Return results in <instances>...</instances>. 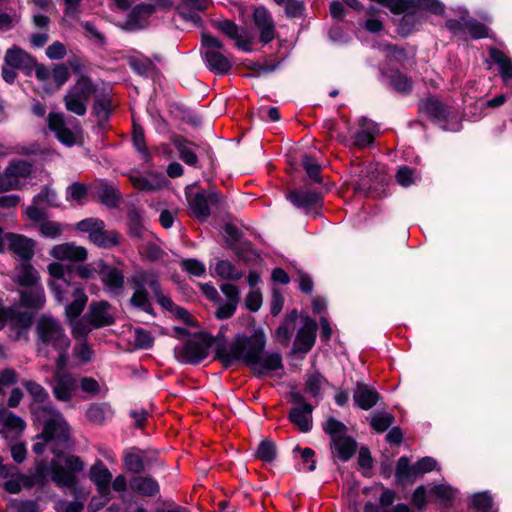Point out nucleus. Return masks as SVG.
I'll use <instances>...</instances> for the list:
<instances>
[{
    "label": "nucleus",
    "mask_w": 512,
    "mask_h": 512,
    "mask_svg": "<svg viewBox=\"0 0 512 512\" xmlns=\"http://www.w3.org/2000/svg\"><path fill=\"white\" fill-rule=\"evenodd\" d=\"M36 351L39 356L49 358L51 351L58 354L55 365L62 368L69 363L71 340L59 319L44 314L40 316L35 326Z\"/></svg>",
    "instance_id": "nucleus-1"
},
{
    "label": "nucleus",
    "mask_w": 512,
    "mask_h": 512,
    "mask_svg": "<svg viewBox=\"0 0 512 512\" xmlns=\"http://www.w3.org/2000/svg\"><path fill=\"white\" fill-rule=\"evenodd\" d=\"M240 325L246 328L249 335L238 334L231 343H218L216 358L225 367L244 364L252 370L256 369V329L251 315L243 316Z\"/></svg>",
    "instance_id": "nucleus-2"
},
{
    "label": "nucleus",
    "mask_w": 512,
    "mask_h": 512,
    "mask_svg": "<svg viewBox=\"0 0 512 512\" xmlns=\"http://www.w3.org/2000/svg\"><path fill=\"white\" fill-rule=\"evenodd\" d=\"M98 87L93 80L81 74L63 98L65 108L77 116H84L90 99L97 94Z\"/></svg>",
    "instance_id": "nucleus-3"
},
{
    "label": "nucleus",
    "mask_w": 512,
    "mask_h": 512,
    "mask_svg": "<svg viewBox=\"0 0 512 512\" xmlns=\"http://www.w3.org/2000/svg\"><path fill=\"white\" fill-rule=\"evenodd\" d=\"M34 414L43 423L41 437L45 442L51 440L66 441L69 436L68 425L60 412L51 405H39L34 408Z\"/></svg>",
    "instance_id": "nucleus-4"
},
{
    "label": "nucleus",
    "mask_w": 512,
    "mask_h": 512,
    "mask_svg": "<svg viewBox=\"0 0 512 512\" xmlns=\"http://www.w3.org/2000/svg\"><path fill=\"white\" fill-rule=\"evenodd\" d=\"M331 438V452L342 461L349 460L356 452V441L347 435V427L335 418H329L323 426Z\"/></svg>",
    "instance_id": "nucleus-5"
},
{
    "label": "nucleus",
    "mask_w": 512,
    "mask_h": 512,
    "mask_svg": "<svg viewBox=\"0 0 512 512\" xmlns=\"http://www.w3.org/2000/svg\"><path fill=\"white\" fill-rule=\"evenodd\" d=\"M202 55L208 69L218 75H226L232 68V60L223 53L224 44L210 34H202Z\"/></svg>",
    "instance_id": "nucleus-6"
},
{
    "label": "nucleus",
    "mask_w": 512,
    "mask_h": 512,
    "mask_svg": "<svg viewBox=\"0 0 512 512\" xmlns=\"http://www.w3.org/2000/svg\"><path fill=\"white\" fill-rule=\"evenodd\" d=\"M32 172L31 165L23 160L11 162L0 175V193L18 190Z\"/></svg>",
    "instance_id": "nucleus-7"
},
{
    "label": "nucleus",
    "mask_w": 512,
    "mask_h": 512,
    "mask_svg": "<svg viewBox=\"0 0 512 512\" xmlns=\"http://www.w3.org/2000/svg\"><path fill=\"white\" fill-rule=\"evenodd\" d=\"M210 344L201 336L195 335L175 348V357L181 363L197 364L208 355Z\"/></svg>",
    "instance_id": "nucleus-8"
},
{
    "label": "nucleus",
    "mask_w": 512,
    "mask_h": 512,
    "mask_svg": "<svg viewBox=\"0 0 512 512\" xmlns=\"http://www.w3.org/2000/svg\"><path fill=\"white\" fill-rule=\"evenodd\" d=\"M317 323L310 317L301 319V326L296 332V336L292 346L294 355L304 356L314 346L316 341Z\"/></svg>",
    "instance_id": "nucleus-9"
},
{
    "label": "nucleus",
    "mask_w": 512,
    "mask_h": 512,
    "mask_svg": "<svg viewBox=\"0 0 512 512\" xmlns=\"http://www.w3.org/2000/svg\"><path fill=\"white\" fill-rule=\"evenodd\" d=\"M215 26L227 38L234 41L237 49L245 52L253 50L254 37L246 28L239 27L233 21L227 19L218 21Z\"/></svg>",
    "instance_id": "nucleus-10"
},
{
    "label": "nucleus",
    "mask_w": 512,
    "mask_h": 512,
    "mask_svg": "<svg viewBox=\"0 0 512 512\" xmlns=\"http://www.w3.org/2000/svg\"><path fill=\"white\" fill-rule=\"evenodd\" d=\"M68 365L62 368L55 365L53 394L59 401H70L75 395L78 382L72 373L66 372Z\"/></svg>",
    "instance_id": "nucleus-11"
},
{
    "label": "nucleus",
    "mask_w": 512,
    "mask_h": 512,
    "mask_svg": "<svg viewBox=\"0 0 512 512\" xmlns=\"http://www.w3.org/2000/svg\"><path fill=\"white\" fill-rule=\"evenodd\" d=\"M5 250L22 261H29L34 256L35 241L25 235L16 233L5 234Z\"/></svg>",
    "instance_id": "nucleus-12"
},
{
    "label": "nucleus",
    "mask_w": 512,
    "mask_h": 512,
    "mask_svg": "<svg viewBox=\"0 0 512 512\" xmlns=\"http://www.w3.org/2000/svg\"><path fill=\"white\" fill-rule=\"evenodd\" d=\"M86 315L97 329L111 326L115 323L114 308L105 300L91 302Z\"/></svg>",
    "instance_id": "nucleus-13"
},
{
    "label": "nucleus",
    "mask_w": 512,
    "mask_h": 512,
    "mask_svg": "<svg viewBox=\"0 0 512 512\" xmlns=\"http://www.w3.org/2000/svg\"><path fill=\"white\" fill-rule=\"evenodd\" d=\"M224 231L227 243L240 259L244 262H249L254 259L255 252L252 248V244L242 240V232L237 226L227 224Z\"/></svg>",
    "instance_id": "nucleus-14"
},
{
    "label": "nucleus",
    "mask_w": 512,
    "mask_h": 512,
    "mask_svg": "<svg viewBox=\"0 0 512 512\" xmlns=\"http://www.w3.org/2000/svg\"><path fill=\"white\" fill-rule=\"evenodd\" d=\"M90 189L92 197L109 208L117 207L121 200L120 191L104 180H96Z\"/></svg>",
    "instance_id": "nucleus-15"
},
{
    "label": "nucleus",
    "mask_w": 512,
    "mask_h": 512,
    "mask_svg": "<svg viewBox=\"0 0 512 512\" xmlns=\"http://www.w3.org/2000/svg\"><path fill=\"white\" fill-rule=\"evenodd\" d=\"M19 306L33 313L43 309L46 303L45 290L42 285L19 290Z\"/></svg>",
    "instance_id": "nucleus-16"
},
{
    "label": "nucleus",
    "mask_w": 512,
    "mask_h": 512,
    "mask_svg": "<svg viewBox=\"0 0 512 512\" xmlns=\"http://www.w3.org/2000/svg\"><path fill=\"white\" fill-rule=\"evenodd\" d=\"M50 256L58 261L83 262L87 259L86 248L77 246L72 242L55 245L49 252Z\"/></svg>",
    "instance_id": "nucleus-17"
},
{
    "label": "nucleus",
    "mask_w": 512,
    "mask_h": 512,
    "mask_svg": "<svg viewBox=\"0 0 512 512\" xmlns=\"http://www.w3.org/2000/svg\"><path fill=\"white\" fill-rule=\"evenodd\" d=\"M99 275L104 287L114 294H120L125 284V276L122 270L100 263Z\"/></svg>",
    "instance_id": "nucleus-18"
},
{
    "label": "nucleus",
    "mask_w": 512,
    "mask_h": 512,
    "mask_svg": "<svg viewBox=\"0 0 512 512\" xmlns=\"http://www.w3.org/2000/svg\"><path fill=\"white\" fill-rule=\"evenodd\" d=\"M212 5V0H182L176 10L186 21L195 25L201 24L200 12L207 10Z\"/></svg>",
    "instance_id": "nucleus-19"
},
{
    "label": "nucleus",
    "mask_w": 512,
    "mask_h": 512,
    "mask_svg": "<svg viewBox=\"0 0 512 512\" xmlns=\"http://www.w3.org/2000/svg\"><path fill=\"white\" fill-rule=\"evenodd\" d=\"M47 121L49 129L55 133L62 144L72 146L76 143V134L66 126L62 113H49Z\"/></svg>",
    "instance_id": "nucleus-20"
},
{
    "label": "nucleus",
    "mask_w": 512,
    "mask_h": 512,
    "mask_svg": "<svg viewBox=\"0 0 512 512\" xmlns=\"http://www.w3.org/2000/svg\"><path fill=\"white\" fill-rule=\"evenodd\" d=\"M33 317V313L26 309L22 311L17 306L8 307L6 322L10 325L11 329L16 331V339L20 337L22 332L26 333L28 331L32 325Z\"/></svg>",
    "instance_id": "nucleus-21"
},
{
    "label": "nucleus",
    "mask_w": 512,
    "mask_h": 512,
    "mask_svg": "<svg viewBox=\"0 0 512 512\" xmlns=\"http://www.w3.org/2000/svg\"><path fill=\"white\" fill-rule=\"evenodd\" d=\"M187 203L194 218L205 221L210 216L208 198L204 190L187 193Z\"/></svg>",
    "instance_id": "nucleus-22"
},
{
    "label": "nucleus",
    "mask_w": 512,
    "mask_h": 512,
    "mask_svg": "<svg viewBox=\"0 0 512 512\" xmlns=\"http://www.w3.org/2000/svg\"><path fill=\"white\" fill-rule=\"evenodd\" d=\"M91 481L96 485L98 492L102 496H108L110 493V485L112 474L102 461H97L89 471Z\"/></svg>",
    "instance_id": "nucleus-23"
},
{
    "label": "nucleus",
    "mask_w": 512,
    "mask_h": 512,
    "mask_svg": "<svg viewBox=\"0 0 512 512\" xmlns=\"http://www.w3.org/2000/svg\"><path fill=\"white\" fill-rule=\"evenodd\" d=\"M14 273L13 281L25 289L41 285L39 272L28 261L17 265Z\"/></svg>",
    "instance_id": "nucleus-24"
},
{
    "label": "nucleus",
    "mask_w": 512,
    "mask_h": 512,
    "mask_svg": "<svg viewBox=\"0 0 512 512\" xmlns=\"http://www.w3.org/2000/svg\"><path fill=\"white\" fill-rule=\"evenodd\" d=\"M95 96L93 113L99 121H107L113 110L118 106V101L114 99L110 92H103Z\"/></svg>",
    "instance_id": "nucleus-25"
},
{
    "label": "nucleus",
    "mask_w": 512,
    "mask_h": 512,
    "mask_svg": "<svg viewBox=\"0 0 512 512\" xmlns=\"http://www.w3.org/2000/svg\"><path fill=\"white\" fill-rule=\"evenodd\" d=\"M380 399L379 393L373 388L357 383L353 393V400L363 410H369L374 407Z\"/></svg>",
    "instance_id": "nucleus-26"
},
{
    "label": "nucleus",
    "mask_w": 512,
    "mask_h": 512,
    "mask_svg": "<svg viewBox=\"0 0 512 512\" xmlns=\"http://www.w3.org/2000/svg\"><path fill=\"white\" fill-rule=\"evenodd\" d=\"M299 315L296 309L289 312L283 319L280 326L276 329L274 337L284 346L290 344L291 336L294 333Z\"/></svg>",
    "instance_id": "nucleus-27"
},
{
    "label": "nucleus",
    "mask_w": 512,
    "mask_h": 512,
    "mask_svg": "<svg viewBox=\"0 0 512 512\" xmlns=\"http://www.w3.org/2000/svg\"><path fill=\"white\" fill-rule=\"evenodd\" d=\"M4 62L18 70L29 69L35 64V59L19 47L8 49L4 56Z\"/></svg>",
    "instance_id": "nucleus-28"
},
{
    "label": "nucleus",
    "mask_w": 512,
    "mask_h": 512,
    "mask_svg": "<svg viewBox=\"0 0 512 512\" xmlns=\"http://www.w3.org/2000/svg\"><path fill=\"white\" fill-rule=\"evenodd\" d=\"M131 490L143 497H154L159 491L158 482L149 476H136L130 480Z\"/></svg>",
    "instance_id": "nucleus-29"
},
{
    "label": "nucleus",
    "mask_w": 512,
    "mask_h": 512,
    "mask_svg": "<svg viewBox=\"0 0 512 512\" xmlns=\"http://www.w3.org/2000/svg\"><path fill=\"white\" fill-rule=\"evenodd\" d=\"M312 411L313 408L310 404L302 403L300 406L291 409L289 418L301 432H308L312 426Z\"/></svg>",
    "instance_id": "nucleus-30"
},
{
    "label": "nucleus",
    "mask_w": 512,
    "mask_h": 512,
    "mask_svg": "<svg viewBox=\"0 0 512 512\" xmlns=\"http://www.w3.org/2000/svg\"><path fill=\"white\" fill-rule=\"evenodd\" d=\"M420 109L428 117L437 120H445L450 114V108L435 97H428L423 100Z\"/></svg>",
    "instance_id": "nucleus-31"
},
{
    "label": "nucleus",
    "mask_w": 512,
    "mask_h": 512,
    "mask_svg": "<svg viewBox=\"0 0 512 512\" xmlns=\"http://www.w3.org/2000/svg\"><path fill=\"white\" fill-rule=\"evenodd\" d=\"M72 294L74 300L65 308L67 322L79 318L88 301V297L81 286H75Z\"/></svg>",
    "instance_id": "nucleus-32"
},
{
    "label": "nucleus",
    "mask_w": 512,
    "mask_h": 512,
    "mask_svg": "<svg viewBox=\"0 0 512 512\" xmlns=\"http://www.w3.org/2000/svg\"><path fill=\"white\" fill-rule=\"evenodd\" d=\"M172 143L179 153L180 159L187 165L196 167L198 164V157L193 150V143L189 142L183 136H175Z\"/></svg>",
    "instance_id": "nucleus-33"
},
{
    "label": "nucleus",
    "mask_w": 512,
    "mask_h": 512,
    "mask_svg": "<svg viewBox=\"0 0 512 512\" xmlns=\"http://www.w3.org/2000/svg\"><path fill=\"white\" fill-rule=\"evenodd\" d=\"M155 12L151 4H139L132 9L128 17V24L135 29L145 27L147 19Z\"/></svg>",
    "instance_id": "nucleus-34"
},
{
    "label": "nucleus",
    "mask_w": 512,
    "mask_h": 512,
    "mask_svg": "<svg viewBox=\"0 0 512 512\" xmlns=\"http://www.w3.org/2000/svg\"><path fill=\"white\" fill-rule=\"evenodd\" d=\"M50 474L52 481L60 487H73L76 482L75 475L63 468L56 460L50 464Z\"/></svg>",
    "instance_id": "nucleus-35"
},
{
    "label": "nucleus",
    "mask_w": 512,
    "mask_h": 512,
    "mask_svg": "<svg viewBox=\"0 0 512 512\" xmlns=\"http://www.w3.org/2000/svg\"><path fill=\"white\" fill-rule=\"evenodd\" d=\"M258 31L260 40L270 42L275 36V26L271 15L264 8H258Z\"/></svg>",
    "instance_id": "nucleus-36"
},
{
    "label": "nucleus",
    "mask_w": 512,
    "mask_h": 512,
    "mask_svg": "<svg viewBox=\"0 0 512 512\" xmlns=\"http://www.w3.org/2000/svg\"><path fill=\"white\" fill-rule=\"evenodd\" d=\"M489 55L492 61L499 66L500 74L505 83L512 81V60L501 50L491 48Z\"/></svg>",
    "instance_id": "nucleus-37"
},
{
    "label": "nucleus",
    "mask_w": 512,
    "mask_h": 512,
    "mask_svg": "<svg viewBox=\"0 0 512 512\" xmlns=\"http://www.w3.org/2000/svg\"><path fill=\"white\" fill-rule=\"evenodd\" d=\"M90 241L99 247L110 248L120 245L121 235L115 230H105V227H102L92 235Z\"/></svg>",
    "instance_id": "nucleus-38"
},
{
    "label": "nucleus",
    "mask_w": 512,
    "mask_h": 512,
    "mask_svg": "<svg viewBox=\"0 0 512 512\" xmlns=\"http://www.w3.org/2000/svg\"><path fill=\"white\" fill-rule=\"evenodd\" d=\"M72 280L73 275L71 273L68 274L64 279L50 280L48 282V286L50 287L57 301L63 302L64 300L67 299V294L69 292L70 287L74 292V287L80 286L79 284L73 283Z\"/></svg>",
    "instance_id": "nucleus-39"
},
{
    "label": "nucleus",
    "mask_w": 512,
    "mask_h": 512,
    "mask_svg": "<svg viewBox=\"0 0 512 512\" xmlns=\"http://www.w3.org/2000/svg\"><path fill=\"white\" fill-rule=\"evenodd\" d=\"M75 340H87L89 333L96 329L85 314L82 318L67 322Z\"/></svg>",
    "instance_id": "nucleus-40"
},
{
    "label": "nucleus",
    "mask_w": 512,
    "mask_h": 512,
    "mask_svg": "<svg viewBox=\"0 0 512 512\" xmlns=\"http://www.w3.org/2000/svg\"><path fill=\"white\" fill-rule=\"evenodd\" d=\"M130 282L136 289H144L145 285H148L152 291H157L159 288V282L156 274L150 271H137L131 276Z\"/></svg>",
    "instance_id": "nucleus-41"
},
{
    "label": "nucleus",
    "mask_w": 512,
    "mask_h": 512,
    "mask_svg": "<svg viewBox=\"0 0 512 512\" xmlns=\"http://www.w3.org/2000/svg\"><path fill=\"white\" fill-rule=\"evenodd\" d=\"M288 199L297 207L309 208L319 202L320 195L310 191H294L289 194Z\"/></svg>",
    "instance_id": "nucleus-42"
},
{
    "label": "nucleus",
    "mask_w": 512,
    "mask_h": 512,
    "mask_svg": "<svg viewBox=\"0 0 512 512\" xmlns=\"http://www.w3.org/2000/svg\"><path fill=\"white\" fill-rule=\"evenodd\" d=\"M124 464L128 471L139 474L144 471V456L138 450H132L125 454Z\"/></svg>",
    "instance_id": "nucleus-43"
},
{
    "label": "nucleus",
    "mask_w": 512,
    "mask_h": 512,
    "mask_svg": "<svg viewBox=\"0 0 512 512\" xmlns=\"http://www.w3.org/2000/svg\"><path fill=\"white\" fill-rule=\"evenodd\" d=\"M394 416L386 411L376 412L371 416L370 425L378 433L386 431L393 423Z\"/></svg>",
    "instance_id": "nucleus-44"
},
{
    "label": "nucleus",
    "mask_w": 512,
    "mask_h": 512,
    "mask_svg": "<svg viewBox=\"0 0 512 512\" xmlns=\"http://www.w3.org/2000/svg\"><path fill=\"white\" fill-rule=\"evenodd\" d=\"M132 141L134 147L139 151L145 160L150 159V153L148 151L144 129L141 125L133 123Z\"/></svg>",
    "instance_id": "nucleus-45"
},
{
    "label": "nucleus",
    "mask_w": 512,
    "mask_h": 512,
    "mask_svg": "<svg viewBox=\"0 0 512 512\" xmlns=\"http://www.w3.org/2000/svg\"><path fill=\"white\" fill-rule=\"evenodd\" d=\"M395 177L399 185L409 187L420 178V175L416 169L403 165L398 168Z\"/></svg>",
    "instance_id": "nucleus-46"
},
{
    "label": "nucleus",
    "mask_w": 512,
    "mask_h": 512,
    "mask_svg": "<svg viewBox=\"0 0 512 512\" xmlns=\"http://www.w3.org/2000/svg\"><path fill=\"white\" fill-rule=\"evenodd\" d=\"M464 24L466 27V31L469 32L472 38L481 39L489 36L488 28L478 20L471 18H464Z\"/></svg>",
    "instance_id": "nucleus-47"
},
{
    "label": "nucleus",
    "mask_w": 512,
    "mask_h": 512,
    "mask_svg": "<svg viewBox=\"0 0 512 512\" xmlns=\"http://www.w3.org/2000/svg\"><path fill=\"white\" fill-rule=\"evenodd\" d=\"M0 425L13 430H23L25 427V423L20 417L5 408L0 409Z\"/></svg>",
    "instance_id": "nucleus-48"
},
{
    "label": "nucleus",
    "mask_w": 512,
    "mask_h": 512,
    "mask_svg": "<svg viewBox=\"0 0 512 512\" xmlns=\"http://www.w3.org/2000/svg\"><path fill=\"white\" fill-rule=\"evenodd\" d=\"M93 350L87 340H81L73 348V356L80 364H86L92 360Z\"/></svg>",
    "instance_id": "nucleus-49"
},
{
    "label": "nucleus",
    "mask_w": 512,
    "mask_h": 512,
    "mask_svg": "<svg viewBox=\"0 0 512 512\" xmlns=\"http://www.w3.org/2000/svg\"><path fill=\"white\" fill-rule=\"evenodd\" d=\"M39 231L46 238H58L63 233L62 224L57 221L44 220L39 224Z\"/></svg>",
    "instance_id": "nucleus-50"
},
{
    "label": "nucleus",
    "mask_w": 512,
    "mask_h": 512,
    "mask_svg": "<svg viewBox=\"0 0 512 512\" xmlns=\"http://www.w3.org/2000/svg\"><path fill=\"white\" fill-rule=\"evenodd\" d=\"M215 272L224 279H239L241 277V273L227 260L218 261L215 266Z\"/></svg>",
    "instance_id": "nucleus-51"
},
{
    "label": "nucleus",
    "mask_w": 512,
    "mask_h": 512,
    "mask_svg": "<svg viewBox=\"0 0 512 512\" xmlns=\"http://www.w3.org/2000/svg\"><path fill=\"white\" fill-rule=\"evenodd\" d=\"M258 365L261 367V373L270 372L282 368V359L278 353H272L261 358L258 356Z\"/></svg>",
    "instance_id": "nucleus-52"
},
{
    "label": "nucleus",
    "mask_w": 512,
    "mask_h": 512,
    "mask_svg": "<svg viewBox=\"0 0 512 512\" xmlns=\"http://www.w3.org/2000/svg\"><path fill=\"white\" fill-rule=\"evenodd\" d=\"M102 227H105V224L98 218H86L77 223V229L81 232L88 233L90 240L92 235L98 230H101Z\"/></svg>",
    "instance_id": "nucleus-53"
},
{
    "label": "nucleus",
    "mask_w": 512,
    "mask_h": 512,
    "mask_svg": "<svg viewBox=\"0 0 512 512\" xmlns=\"http://www.w3.org/2000/svg\"><path fill=\"white\" fill-rule=\"evenodd\" d=\"M87 419L97 425H101L106 421L107 410L104 406L93 404L86 411Z\"/></svg>",
    "instance_id": "nucleus-54"
},
{
    "label": "nucleus",
    "mask_w": 512,
    "mask_h": 512,
    "mask_svg": "<svg viewBox=\"0 0 512 512\" xmlns=\"http://www.w3.org/2000/svg\"><path fill=\"white\" fill-rule=\"evenodd\" d=\"M23 386L27 389V391L36 402L44 403L49 399V394L39 383L34 381H26L23 383Z\"/></svg>",
    "instance_id": "nucleus-55"
},
{
    "label": "nucleus",
    "mask_w": 512,
    "mask_h": 512,
    "mask_svg": "<svg viewBox=\"0 0 512 512\" xmlns=\"http://www.w3.org/2000/svg\"><path fill=\"white\" fill-rule=\"evenodd\" d=\"M88 195V188L86 185L75 182L68 187L67 199L81 203Z\"/></svg>",
    "instance_id": "nucleus-56"
},
{
    "label": "nucleus",
    "mask_w": 512,
    "mask_h": 512,
    "mask_svg": "<svg viewBox=\"0 0 512 512\" xmlns=\"http://www.w3.org/2000/svg\"><path fill=\"white\" fill-rule=\"evenodd\" d=\"M56 88H61L70 78V72L65 64H56L51 75Z\"/></svg>",
    "instance_id": "nucleus-57"
},
{
    "label": "nucleus",
    "mask_w": 512,
    "mask_h": 512,
    "mask_svg": "<svg viewBox=\"0 0 512 512\" xmlns=\"http://www.w3.org/2000/svg\"><path fill=\"white\" fill-rule=\"evenodd\" d=\"M180 266L187 273L196 277L203 276L206 272L205 265L196 259H184Z\"/></svg>",
    "instance_id": "nucleus-58"
},
{
    "label": "nucleus",
    "mask_w": 512,
    "mask_h": 512,
    "mask_svg": "<svg viewBox=\"0 0 512 512\" xmlns=\"http://www.w3.org/2000/svg\"><path fill=\"white\" fill-rule=\"evenodd\" d=\"M302 164L307 175L315 182L320 183V165L317 163V161L314 158L306 155L303 157Z\"/></svg>",
    "instance_id": "nucleus-59"
},
{
    "label": "nucleus",
    "mask_w": 512,
    "mask_h": 512,
    "mask_svg": "<svg viewBox=\"0 0 512 512\" xmlns=\"http://www.w3.org/2000/svg\"><path fill=\"white\" fill-rule=\"evenodd\" d=\"M395 474L397 479L400 481L417 476L416 474H413V466H410L409 459L407 457H401L398 460Z\"/></svg>",
    "instance_id": "nucleus-60"
},
{
    "label": "nucleus",
    "mask_w": 512,
    "mask_h": 512,
    "mask_svg": "<svg viewBox=\"0 0 512 512\" xmlns=\"http://www.w3.org/2000/svg\"><path fill=\"white\" fill-rule=\"evenodd\" d=\"M275 457L276 447L274 443L269 440H263L258 447V458L265 462H271Z\"/></svg>",
    "instance_id": "nucleus-61"
},
{
    "label": "nucleus",
    "mask_w": 512,
    "mask_h": 512,
    "mask_svg": "<svg viewBox=\"0 0 512 512\" xmlns=\"http://www.w3.org/2000/svg\"><path fill=\"white\" fill-rule=\"evenodd\" d=\"M472 506L478 512H488L492 507V499L487 493H477L472 497Z\"/></svg>",
    "instance_id": "nucleus-62"
},
{
    "label": "nucleus",
    "mask_w": 512,
    "mask_h": 512,
    "mask_svg": "<svg viewBox=\"0 0 512 512\" xmlns=\"http://www.w3.org/2000/svg\"><path fill=\"white\" fill-rule=\"evenodd\" d=\"M281 6L284 8L285 14L291 18L301 16L305 9L304 3L300 0H285Z\"/></svg>",
    "instance_id": "nucleus-63"
},
{
    "label": "nucleus",
    "mask_w": 512,
    "mask_h": 512,
    "mask_svg": "<svg viewBox=\"0 0 512 512\" xmlns=\"http://www.w3.org/2000/svg\"><path fill=\"white\" fill-rule=\"evenodd\" d=\"M431 494L442 502H448L454 498L455 491L446 485H437L432 488Z\"/></svg>",
    "instance_id": "nucleus-64"
}]
</instances>
